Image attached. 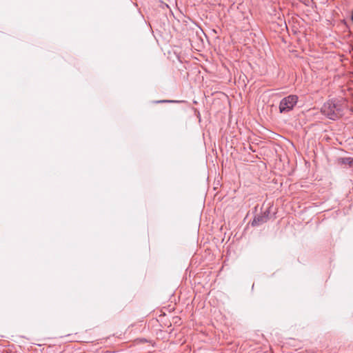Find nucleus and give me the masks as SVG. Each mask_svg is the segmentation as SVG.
<instances>
[{
    "label": "nucleus",
    "mask_w": 353,
    "mask_h": 353,
    "mask_svg": "<svg viewBox=\"0 0 353 353\" xmlns=\"http://www.w3.org/2000/svg\"><path fill=\"white\" fill-rule=\"evenodd\" d=\"M174 102H176V101H172V100H160V101H155V103H174Z\"/></svg>",
    "instance_id": "nucleus-4"
},
{
    "label": "nucleus",
    "mask_w": 353,
    "mask_h": 353,
    "mask_svg": "<svg viewBox=\"0 0 353 353\" xmlns=\"http://www.w3.org/2000/svg\"><path fill=\"white\" fill-rule=\"evenodd\" d=\"M270 208L271 207L270 206L260 214L256 215L251 222L252 226H259L266 223L270 219Z\"/></svg>",
    "instance_id": "nucleus-3"
},
{
    "label": "nucleus",
    "mask_w": 353,
    "mask_h": 353,
    "mask_svg": "<svg viewBox=\"0 0 353 353\" xmlns=\"http://www.w3.org/2000/svg\"><path fill=\"white\" fill-rule=\"evenodd\" d=\"M342 105L336 101L330 100L325 103L321 108V112L332 120L339 119L343 114Z\"/></svg>",
    "instance_id": "nucleus-1"
},
{
    "label": "nucleus",
    "mask_w": 353,
    "mask_h": 353,
    "mask_svg": "<svg viewBox=\"0 0 353 353\" xmlns=\"http://www.w3.org/2000/svg\"><path fill=\"white\" fill-rule=\"evenodd\" d=\"M298 97L296 95H289L281 99L279 103V112L281 113L288 112L293 109L297 103Z\"/></svg>",
    "instance_id": "nucleus-2"
},
{
    "label": "nucleus",
    "mask_w": 353,
    "mask_h": 353,
    "mask_svg": "<svg viewBox=\"0 0 353 353\" xmlns=\"http://www.w3.org/2000/svg\"><path fill=\"white\" fill-rule=\"evenodd\" d=\"M348 164L350 165V166L353 167V158L348 159Z\"/></svg>",
    "instance_id": "nucleus-5"
}]
</instances>
